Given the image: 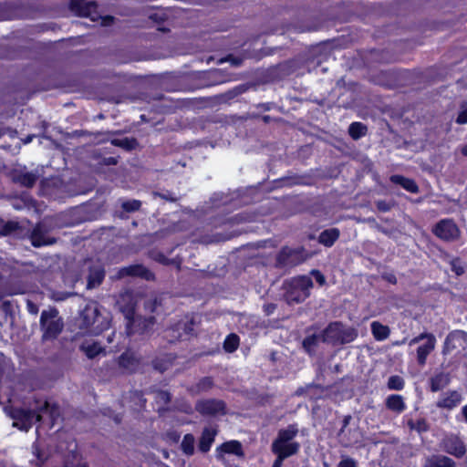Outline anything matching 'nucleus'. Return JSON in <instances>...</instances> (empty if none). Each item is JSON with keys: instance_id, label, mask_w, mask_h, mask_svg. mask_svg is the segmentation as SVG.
<instances>
[{"instance_id": "1", "label": "nucleus", "mask_w": 467, "mask_h": 467, "mask_svg": "<svg viewBox=\"0 0 467 467\" xmlns=\"http://www.w3.org/2000/svg\"><path fill=\"white\" fill-rule=\"evenodd\" d=\"M5 412L14 420L15 427L27 431L44 415H48L54 424L59 416V408L46 400H35L34 405H30L28 409L5 408Z\"/></svg>"}, {"instance_id": "2", "label": "nucleus", "mask_w": 467, "mask_h": 467, "mask_svg": "<svg viewBox=\"0 0 467 467\" xmlns=\"http://www.w3.org/2000/svg\"><path fill=\"white\" fill-rule=\"evenodd\" d=\"M119 309L123 313L125 318L128 320L127 332L128 334H134L136 332L144 333L154 324L152 317L149 318L135 317L134 311L137 300L130 292L122 294L117 302Z\"/></svg>"}, {"instance_id": "3", "label": "nucleus", "mask_w": 467, "mask_h": 467, "mask_svg": "<svg viewBox=\"0 0 467 467\" xmlns=\"http://www.w3.org/2000/svg\"><path fill=\"white\" fill-rule=\"evenodd\" d=\"M109 325V316L101 315L96 306L88 305L81 312L79 327L87 330L90 334H100L104 330L108 329Z\"/></svg>"}, {"instance_id": "4", "label": "nucleus", "mask_w": 467, "mask_h": 467, "mask_svg": "<svg viewBox=\"0 0 467 467\" xmlns=\"http://www.w3.org/2000/svg\"><path fill=\"white\" fill-rule=\"evenodd\" d=\"M297 432L298 429L296 425H289L287 428L280 430L277 438L272 444V451L285 458L296 454L300 445L298 442L292 441V440Z\"/></svg>"}, {"instance_id": "5", "label": "nucleus", "mask_w": 467, "mask_h": 467, "mask_svg": "<svg viewBox=\"0 0 467 467\" xmlns=\"http://www.w3.org/2000/svg\"><path fill=\"white\" fill-rule=\"evenodd\" d=\"M358 337L355 327H348L340 322H333L322 332V341L332 345H344L354 341Z\"/></svg>"}, {"instance_id": "6", "label": "nucleus", "mask_w": 467, "mask_h": 467, "mask_svg": "<svg viewBox=\"0 0 467 467\" xmlns=\"http://www.w3.org/2000/svg\"><path fill=\"white\" fill-rule=\"evenodd\" d=\"M313 287L312 279L302 275L294 277L286 283L285 299L289 304H298L306 300Z\"/></svg>"}, {"instance_id": "7", "label": "nucleus", "mask_w": 467, "mask_h": 467, "mask_svg": "<svg viewBox=\"0 0 467 467\" xmlns=\"http://www.w3.org/2000/svg\"><path fill=\"white\" fill-rule=\"evenodd\" d=\"M40 327L44 339L56 338L62 331L64 323L56 308L43 310L40 317Z\"/></svg>"}, {"instance_id": "8", "label": "nucleus", "mask_w": 467, "mask_h": 467, "mask_svg": "<svg viewBox=\"0 0 467 467\" xmlns=\"http://www.w3.org/2000/svg\"><path fill=\"white\" fill-rule=\"evenodd\" d=\"M70 9L79 16L88 17L93 22H99L102 26H109L112 21L111 16H102L98 11L96 3L85 0H71Z\"/></svg>"}, {"instance_id": "9", "label": "nucleus", "mask_w": 467, "mask_h": 467, "mask_svg": "<svg viewBox=\"0 0 467 467\" xmlns=\"http://www.w3.org/2000/svg\"><path fill=\"white\" fill-rule=\"evenodd\" d=\"M421 341H424L417 348V362L420 366L426 364L428 356L434 350L436 346V337L431 333H421L419 336L413 337L409 345L413 346Z\"/></svg>"}, {"instance_id": "10", "label": "nucleus", "mask_w": 467, "mask_h": 467, "mask_svg": "<svg viewBox=\"0 0 467 467\" xmlns=\"http://www.w3.org/2000/svg\"><path fill=\"white\" fill-rule=\"evenodd\" d=\"M306 259V254L304 249L285 247L278 254L277 263L284 267L293 266L304 262Z\"/></svg>"}, {"instance_id": "11", "label": "nucleus", "mask_w": 467, "mask_h": 467, "mask_svg": "<svg viewBox=\"0 0 467 467\" xmlns=\"http://www.w3.org/2000/svg\"><path fill=\"white\" fill-rule=\"evenodd\" d=\"M442 451L456 458H462L467 451L464 441L457 435H448L441 442Z\"/></svg>"}, {"instance_id": "12", "label": "nucleus", "mask_w": 467, "mask_h": 467, "mask_svg": "<svg viewBox=\"0 0 467 467\" xmlns=\"http://www.w3.org/2000/svg\"><path fill=\"white\" fill-rule=\"evenodd\" d=\"M434 234L444 240L453 241L460 235V230L456 223L451 219H443L440 221L433 229Z\"/></svg>"}, {"instance_id": "13", "label": "nucleus", "mask_w": 467, "mask_h": 467, "mask_svg": "<svg viewBox=\"0 0 467 467\" xmlns=\"http://www.w3.org/2000/svg\"><path fill=\"white\" fill-rule=\"evenodd\" d=\"M351 416L349 415L344 417L343 426L337 434L339 442L345 447L353 445L360 440V432L358 430L357 428H348Z\"/></svg>"}, {"instance_id": "14", "label": "nucleus", "mask_w": 467, "mask_h": 467, "mask_svg": "<svg viewBox=\"0 0 467 467\" xmlns=\"http://www.w3.org/2000/svg\"><path fill=\"white\" fill-rule=\"evenodd\" d=\"M195 409L202 415L217 416L225 413V404L218 400H200L196 403Z\"/></svg>"}, {"instance_id": "15", "label": "nucleus", "mask_w": 467, "mask_h": 467, "mask_svg": "<svg viewBox=\"0 0 467 467\" xmlns=\"http://www.w3.org/2000/svg\"><path fill=\"white\" fill-rule=\"evenodd\" d=\"M467 348V333L462 330H454L451 332L444 342V353L456 349H465Z\"/></svg>"}, {"instance_id": "16", "label": "nucleus", "mask_w": 467, "mask_h": 467, "mask_svg": "<svg viewBox=\"0 0 467 467\" xmlns=\"http://www.w3.org/2000/svg\"><path fill=\"white\" fill-rule=\"evenodd\" d=\"M224 454H233L237 457H243L244 451L241 442L238 441H229L217 447L216 458L223 461Z\"/></svg>"}, {"instance_id": "17", "label": "nucleus", "mask_w": 467, "mask_h": 467, "mask_svg": "<svg viewBox=\"0 0 467 467\" xmlns=\"http://www.w3.org/2000/svg\"><path fill=\"white\" fill-rule=\"evenodd\" d=\"M461 402L462 395L456 390H451L443 393L438 400L436 405L441 409L451 410L457 407Z\"/></svg>"}, {"instance_id": "18", "label": "nucleus", "mask_w": 467, "mask_h": 467, "mask_svg": "<svg viewBox=\"0 0 467 467\" xmlns=\"http://www.w3.org/2000/svg\"><path fill=\"white\" fill-rule=\"evenodd\" d=\"M118 363L123 372L131 373L139 368L140 360L134 353L126 351L119 358Z\"/></svg>"}, {"instance_id": "19", "label": "nucleus", "mask_w": 467, "mask_h": 467, "mask_svg": "<svg viewBox=\"0 0 467 467\" xmlns=\"http://www.w3.org/2000/svg\"><path fill=\"white\" fill-rule=\"evenodd\" d=\"M422 467H456V462L448 456L434 454L425 459Z\"/></svg>"}, {"instance_id": "20", "label": "nucleus", "mask_w": 467, "mask_h": 467, "mask_svg": "<svg viewBox=\"0 0 467 467\" xmlns=\"http://www.w3.org/2000/svg\"><path fill=\"white\" fill-rule=\"evenodd\" d=\"M216 434L217 430L213 427H206L203 429L199 441V450L202 452H207L210 451Z\"/></svg>"}, {"instance_id": "21", "label": "nucleus", "mask_w": 467, "mask_h": 467, "mask_svg": "<svg viewBox=\"0 0 467 467\" xmlns=\"http://www.w3.org/2000/svg\"><path fill=\"white\" fill-rule=\"evenodd\" d=\"M80 350L83 351L88 358H94L104 352V348L97 341L85 340L80 345Z\"/></svg>"}, {"instance_id": "22", "label": "nucleus", "mask_w": 467, "mask_h": 467, "mask_svg": "<svg viewBox=\"0 0 467 467\" xmlns=\"http://www.w3.org/2000/svg\"><path fill=\"white\" fill-rule=\"evenodd\" d=\"M390 182L395 184L400 185L403 189H405L409 192L417 193L419 192L418 185L416 184V182L413 180H411L410 178H406L404 176L396 174V175H392L390 177Z\"/></svg>"}, {"instance_id": "23", "label": "nucleus", "mask_w": 467, "mask_h": 467, "mask_svg": "<svg viewBox=\"0 0 467 467\" xmlns=\"http://www.w3.org/2000/svg\"><path fill=\"white\" fill-rule=\"evenodd\" d=\"M386 407L399 414L406 410V404L404 402L403 397L397 394L389 395L386 399Z\"/></svg>"}, {"instance_id": "24", "label": "nucleus", "mask_w": 467, "mask_h": 467, "mask_svg": "<svg viewBox=\"0 0 467 467\" xmlns=\"http://www.w3.org/2000/svg\"><path fill=\"white\" fill-rule=\"evenodd\" d=\"M32 244L36 247L42 245H47L53 243V241L46 235V233L42 230L40 225H37L31 234Z\"/></svg>"}, {"instance_id": "25", "label": "nucleus", "mask_w": 467, "mask_h": 467, "mask_svg": "<svg viewBox=\"0 0 467 467\" xmlns=\"http://www.w3.org/2000/svg\"><path fill=\"white\" fill-rule=\"evenodd\" d=\"M105 273L100 265H97L90 269V273L88 279V288H94L100 285Z\"/></svg>"}, {"instance_id": "26", "label": "nucleus", "mask_w": 467, "mask_h": 467, "mask_svg": "<svg viewBox=\"0 0 467 467\" xmlns=\"http://www.w3.org/2000/svg\"><path fill=\"white\" fill-rule=\"evenodd\" d=\"M370 327L376 340L382 341L389 337L390 330L388 326L382 325L379 321H373Z\"/></svg>"}, {"instance_id": "27", "label": "nucleus", "mask_w": 467, "mask_h": 467, "mask_svg": "<svg viewBox=\"0 0 467 467\" xmlns=\"http://www.w3.org/2000/svg\"><path fill=\"white\" fill-rule=\"evenodd\" d=\"M339 237V231L336 228H331L322 232L319 235L318 241L326 246H332L333 244Z\"/></svg>"}, {"instance_id": "28", "label": "nucleus", "mask_w": 467, "mask_h": 467, "mask_svg": "<svg viewBox=\"0 0 467 467\" xmlns=\"http://www.w3.org/2000/svg\"><path fill=\"white\" fill-rule=\"evenodd\" d=\"M450 382L449 376L445 373H440L431 379V390L437 392L444 389Z\"/></svg>"}, {"instance_id": "29", "label": "nucleus", "mask_w": 467, "mask_h": 467, "mask_svg": "<svg viewBox=\"0 0 467 467\" xmlns=\"http://www.w3.org/2000/svg\"><path fill=\"white\" fill-rule=\"evenodd\" d=\"M181 449L182 452L188 456H191L194 453L195 451V438L192 434L184 435L182 443Z\"/></svg>"}, {"instance_id": "30", "label": "nucleus", "mask_w": 467, "mask_h": 467, "mask_svg": "<svg viewBox=\"0 0 467 467\" xmlns=\"http://www.w3.org/2000/svg\"><path fill=\"white\" fill-rule=\"evenodd\" d=\"M121 272L130 275L143 276L146 279H150L151 276V274L141 265H132L128 268H124Z\"/></svg>"}, {"instance_id": "31", "label": "nucleus", "mask_w": 467, "mask_h": 467, "mask_svg": "<svg viewBox=\"0 0 467 467\" xmlns=\"http://www.w3.org/2000/svg\"><path fill=\"white\" fill-rule=\"evenodd\" d=\"M366 127L360 122H353L348 129L350 136L355 140L364 136L366 134Z\"/></svg>"}, {"instance_id": "32", "label": "nucleus", "mask_w": 467, "mask_h": 467, "mask_svg": "<svg viewBox=\"0 0 467 467\" xmlns=\"http://www.w3.org/2000/svg\"><path fill=\"white\" fill-rule=\"evenodd\" d=\"M404 385V379L398 375L389 377L387 383L388 389L391 390H401Z\"/></svg>"}, {"instance_id": "33", "label": "nucleus", "mask_w": 467, "mask_h": 467, "mask_svg": "<svg viewBox=\"0 0 467 467\" xmlns=\"http://www.w3.org/2000/svg\"><path fill=\"white\" fill-rule=\"evenodd\" d=\"M239 345V337L234 334L229 335L223 343V348L227 352H234Z\"/></svg>"}, {"instance_id": "34", "label": "nucleus", "mask_w": 467, "mask_h": 467, "mask_svg": "<svg viewBox=\"0 0 467 467\" xmlns=\"http://www.w3.org/2000/svg\"><path fill=\"white\" fill-rule=\"evenodd\" d=\"M17 181L26 187H32L36 181V176L31 172H26L19 175Z\"/></svg>"}, {"instance_id": "35", "label": "nucleus", "mask_w": 467, "mask_h": 467, "mask_svg": "<svg viewBox=\"0 0 467 467\" xmlns=\"http://www.w3.org/2000/svg\"><path fill=\"white\" fill-rule=\"evenodd\" d=\"M319 340L322 341L321 335L307 337L303 341V347L307 352H311Z\"/></svg>"}, {"instance_id": "36", "label": "nucleus", "mask_w": 467, "mask_h": 467, "mask_svg": "<svg viewBox=\"0 0 467 467\" xmlns=\"http://www.w3.org/2000/svg\"><path fill=\"white\" fill-rule=\"evenodd\" d=\"M33 450H34V455L36 456V466H39L40 464L44 463L45 461L47 459V453L42 451L38 445L35 444L33 446Z\"/></svg>"}, {"instance_id": "37", "label": "nucleus", "mask_w": 467, "mask_h": 467, "mask_svg": "<svg viewBox=\"0 0 467 467\" xmlns=\"http://www.w3.org/2000/svg\"><path fill=\"white\" fill-rule=\"evenodd\" d=\"M408 424L411 430H415L418 432L427 431V423L424 420H420L416 422H414L413 420H410Z\"/></svg>"}, {"instance_id": "38", "label": "nucleus", "mask_w": 467, "mask_h": 467, "mask_svg": "<svg viewBox=\"0 0 467 467\" xmlns=\"http://www.w3.org/2000/svg\"><path fill=\"white\" fill-rule=\"evenodd\" d=\"M140 202L137 200L127 201L122 203V208L127 212H135L139 210Z\"/></svg>"}, {"instance_id": "39", "label": "nucleus", "mask_w": 467, "mask_h": 467, "mask_svg": "<svg viewBox=\"0 0 467 467\" xmlns=\"http://www.w3.org/2000/svg\"><path fill=\"white\" fill-rule=\"evenodd\" d=\"M212 386H213L212 379L211 378H203L197 384V392L208 390L212 388Z\"/></svg>"}, {"instance_id": "40", "label": "nucleus", "mask_w": 467, "mask_h": 467, "mask_svg": "<svg viewBox=\"0 0 467 467\" xmlns=\"http://www.w3.org/2000/svg\"><path fill=\"white\" fill-rule=\"evenodd\" d=\"M337 467H358L357 462L349 457H342Z\"/></svg>"}, {"instance_id": "41", "label": "nucleus", "mask_w": 467, "mask_h": 467, "mask_svg": "<svg viewBox=\"0 0 467 467\" xmlns=\"http://www.w3.org/2000/svg\"><path fill=\"white\" fill-rule=\"evenodd\" d=\"M112 144L116 145V146H120V147H123V148H130V144H131V141L129 140L128 139H121V140H112Z\"/></svg>"}, {"instance_id": "42", "label": "nucleus", "mask_w": 467, "mask_h": 467, "mask_svg": "<svg viewBox=\"0 0 467 467\" xmlns=\"http://www.w3.org/2000/svg\"><path fill=\"white\" fill-rule=\"evenodd\" d=\"M457 122L460 124L467 123V107H463L462 111L459 113Z\"/></svg>"}, {"instance_id": "43", "label": "nucleus", "mask_w": 467, "mask_h": 467, "mask_svg": "<svg viewBox=\"0 0 467 467\" xmlns=\"http://www.w3.org/2000/svg\"><path fill=\"white\" fill-rule=\"evenodd\" d=\"M311 275L315 276L316 278V281L319 284V285H324L325 284V276L317 270H313L311 272Z\"/></svg>"}, {"instance_id": "44", "label": "nucleus", "mask_w": 467, "mask_h": 467, "mask_svg": "<svg viewBox=\"0 0 467 467\" xmlns=\"http://www.w3.org/2000/svg\"><path fill=\"white\" fill-rule=\"evenodd\" d=\"M377 208L381 212H388L390 210L389 203L386 202L385 201H379L376 203Z\"/></svg>"}, {"instance_id": "45", "label": "nucleus", "mask_w": 467, "mask_h": 467, "mask_svg": "<svg viewBox=\"0 0 467 467\" xmlns=\"http://www.w3.org/2000/svg\"><path fill=\"white\" fill-rule=\"evenodd\" d=\"M158 399L166 403L170 400V394L168 392L161 391L158 394Z\"/></svg>"}, {"instance_id": "46", "label": "nucleus", "mask_w": 467, "mask_h": 467, "mask_svg": "<svg viewBox=\"0 0 467 467\" xmlns=\"http://www.w3.org/2000/svg\"><path fill=\"white\" fill-rule=\"evenodd\" d=\"M277 458L275 461L272 467H282L283 461L285 459V457H282L281 455H276Z\"/></svg>"}, {"instance_id": "47", "label": "nucleus", "mask_w": 467, "mask_h": 467, "mask_svg": "<svg viewBox=\"0 0 467 467\" xmlns=\"http://www.w3.org/2000/svg\"><path fill=\"white\" fill-rule=\"evenodd\" d=\"M452 270L458 275H462L463 273V269L461 266H457L456 263H452Z\"/></svg>"}, {"instance_id": "48", "label": "nucleus", "mask_w": 467, "mask_h": 467, "mask_svg": "<svg viewBox=\"0 0 467 467\" xmlns=\"http://www.w3.org/2000/svg\"><path fill=\"white\" fill-rule=\"evenodd\" d=\"M28 308H29V311H30L32 314H36V313H37V308H36V306H35L34 305H32V304H28Z\"/></svg>"}, {"instance_id": "49", "label": "nucleus", "mask_w": 467, "mask_h": 467, "mask_svg": "<svg viewBox=\"0 0 467 467\" xmlns=\"http://www.w3.org/2000/svg\"><path fill=\"white\" fill-rule=\"evenodd\" d=\"M462 415H463V417H464V419H465V420H466V422H467V405H466V406H464V407L462 409Z\"/></svg>"}, {"instance_id": "50", "label": "nucleus", "mask_w": 467, "mask_h": 467, "mask_svg": "<svg viewBox=\"0 0 467 467\" xmlns=\"http://www.w3.org/2000/svg\"><path fill=\"white\" fill-rule=\"evenodd\" d=\"M106 163H107V164H116V160H115L114 158H112V157L108 158V159L106 160Z\"/></svg>"}, {"instance_id": "51", "label": "nucleus", "mask_w": 467, "mask_h": 467, "mask_svg": "<svg viewBox=\"0 0 467 467\" xmlns=\"http://www.w3.org/2000/svg\"><path fill=\"white\" fill-rule=\"evenodd\" d=\"M114 335H115V333H114V332H112V333H111V335H109V336L108 337V342H109V343H111V342H112Z\"/></svg>"}, {"instance_id": "52", "label": "nucleus", "mask_w": 467, "mask_h": 467, "mask_svg": "<svg viewBox=\"0 0 467 467\" xmlns=\"http://www.w3.org/2000/svg\"><path fill=\"white\" fill-rule=\"evenodd\" d=\"M388 280L391 283H395L396 282V278L394 275H390L389 277H388Z\"/></svg>"}, {"instance_id": "53", "label": "nucleus", "mask_w": 467, "mask_h": 467, "mask_svg": "<svg viewBox=\"0 0 467 467\" xmlns=\"http://www.w3.org/2000/svg\"><path fill=\"white\" fill-rule=\"evenodd\" d=\"M32 138H33L32 136H28V137L26 139L25 143L26 144V143L31 142V141H32Z\"/></svg>"}, {"instance_id": "54", "label": "nucleus", "mask_w": 467, "mask_h": 467, "mask_svg": "<svg viewBox=\"0 0 467 467\" xmlns=\"http://www.w3.org/2000/svg\"><path fill=\"white\" fill-rule=\"evenodd\" d=\"M462 152L463 155L467 156V145L463 147Z\"/></svg>"}, {"instance_id": "55", "label": "nucleus", "mask_w": 467, "mask_h": 467, "mask_svg": "<svg viewBox=\"0 0 467 467\" xmlns=\"http://www.w3.org/2000/svg\"><path fill=\"white\" fill-rule=\"evenodd\" d=\"M403 343H404V340H402V341H397V342H395V343H394V345L399 346V345H401V344H403Z\"/></svg>"}, {"instance_id": "56", "label": "nucleus", "mask_w": 467, "mask_h": 467, "mask_svg": "<svg viewBox=\"0 0 467 467\" xmlns=\"http://www.w3.org/2000/svg\"><path fill=\"white\" fill-rule=\"evenodd\" d=\"M273 308H274L273 306H268V308H267V313H268V314H270V313L272 312V309H273Z\"/></svg>"}, {"instance_id": "57", "label": "nucleus", "mask_w": 467, "mask_h": 467, "mask_svg": "<svg viewBox=\"0 0 467 467\" xmlns=\"http://www.w3.org/2000/svg\"><path fill=\"white\" fill-rule=\"evenodd\" d=\"M323 465H324V467H330L327 462H324Z\"/></svg>"}, {"instance_id": "58", "label": "nucleus", "mask_w": 467, "mask_h": 467, "mask_svg": "<svg viewBox=\"0 0 467 467\" xmlns=\"http://www.w3.org/2000/svg\"><path fill=\"white\" fill-rule=\"evenodd\" d=\"M79 467H88V465L86 463H83Z\"/></svg>"}, {"instance_id": "59", "label": "nucleus", "mask_w": 467, "mask_h": 467, "mask_svg": "<svg viewBox=\"0 0 467 467\" xmlns=\"http://www.w3.org/2000/svg\"><path fill=\"white\" fill-rule=\"evenodd\" d=\"M137 397H138L140 400H141L140 395V394H138V393H137Z\"/></svg>"}]
</instances>
